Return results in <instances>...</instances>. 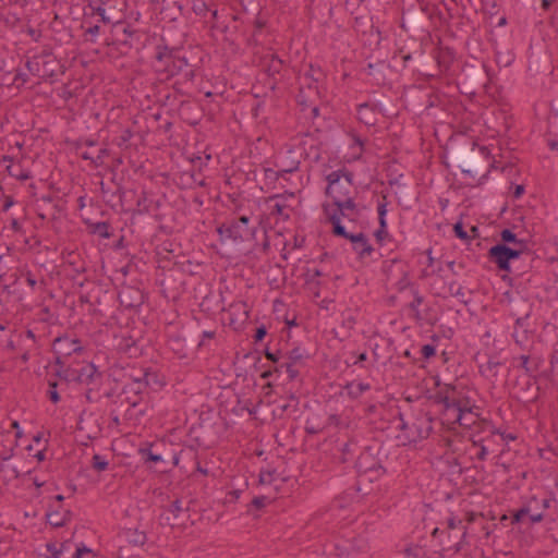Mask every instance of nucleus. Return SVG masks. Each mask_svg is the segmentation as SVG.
I'll list each match as a JSON object with an SVG mask.
<instances>
[{"mask_svg": "<svg viewBox=\"0 0 558 558\" xmlns=\"http://www.w3.org/2000/svg\"><path fill=\"white\" fill-rule=\"evenodd\" d=\"M25 65L31 74L45 81H53L58 76L59 72L63 73V71H61L62 65L59 60L51 51L48 50H44L43 52L32 57L26 61Z\"/></svg>", "mask_w": 558, "mask_h": 558, "instance_id": "nucleus-6", "label": "nucleus"}, {"mask_svg": "<svg viewBox=\"0 0 558 558\" xmlns=\"http://www.w3.org/2000/svg\"><path fill=\"white\" fill-rule=\"evenodd\" d=\"M489 259L495 263L499 270L502 271H511L510 269V260L507 257V254L504 252V244H496L492 246L488 251Z\"/></svg>", "mask_w": 558, "mask_h": 558, "instance_id": "nucleus-20", "label": "nucleus"}, {"mask_svg": "<svg viewBox=\"0 0 558 558\" xmlns=\"http://www.w3.org/2000/svg\"><path fill=\"white\" fill-rule=\"evenodd\" d=\"M92 233L99 235L102 239L111 238L110 225L107 221H100L92 225Z\"/></svg>", "mask_w": 558, "mask_h": 558, "instance_id": "nucleus-37", "label": "nucleus"}, {"mask_svg": "<svg viewBox=\"0 0 558 558\" xmlns=\"http://www.w3.org/2000/svg\"><path fill=\"white\" fill-rule=\"evenodd\" d=\"M473 445L475 447H478V451L476 453V458L480 460V461H484L486 460L487 458V454H488V451H487V448L486 446L483 445L482 440L480 442L477 441H473Z\"/></svg>", "mask_w": 558, "mask_h": 558, "instance_id": "nucleus-60", "label": "nucleus"}, {"mask_svg": "<svg viewBox=\"0 0 558 558\" xmlns=\"http://www.w3.org/2000/svg\"><path fill=\"white\" fill-rule=\"evenodd\" d=\"M54 349L58 353L63 355H71L81 352L83 347L81 340L71 339L69 337H59L54 340Z\"/></svg>", "mask_w": 558, "mask_h": 558, "instance_id": "nucleus-16", "label": "nucleus"}, {"mask_svg": "<svg viewBox=\"0 0 558 558\" xmlns=\"http://www.w3.org/2000/svg\"><path fill=\"white\" fill-rule=\"evenodd\" d=\"M276 471H262L259 474V483L270 485L274 482Z\"/></svg>", "mask_w": 558, "mask_h": 558, "instance_id": "nucleus-58", "label": "nucleus"}, {"mask_svg": "<svg viewBox=\"0 0 558 558\" xmlns=\"http://www.w3.org/2000/svg\"><path fill=\"white\" fill-rule=\"evenodd\" d=\"M283 371L286 372L284 361L283 362L279 361V363L275 365L274 369L265 371L262 374V377L268 378V377L272 376L274 374H278V376H279Z\"/></svg>", "mask_w": 558, "mask_h": 558, "instance_id": "nucleus-56", "label": "nucleus"}, {"mask_svg": "<svg viewBox=\"0 0 558 558\" xmlns=\"http://www.w3.org/2000/svg\"><path fill=\"white\" fill-rule=\"evenodd\" d=\"M533 502H537V498L535 496H533L530 499V501L526 506H524V507L520 508L519 510H517L515 512H513L511 523L517 524V523L521 522V520L524 515H529L531 512V505Z\"/></svg>", "mask_w": 558, "mask_h": 558, "instance_id": "nucleus-40", "label": "nucleus"}, {"mask_svg": "<svg viewBox=\"0 0 558 558\" xmlns=\"http://www.w3.org/2000/svg\"><path fill=\"white\" fill-rule=\"evenodd\" d=\"M453 232L457 238L468 241V240H471L472 238L477 236L478 229H477V227H472L471 228L472 235H469L468 232L464 230L462 222H457L453 226Z\"/></svg>", "mask_w": 558, "mask_h": 558, "instance_id": "nucleus-38", "label": "nucleus"}, {"mask_svg": "<svg viewBox=\"0 0 558 558\" xmlns=\"http://www.w3.org/2000/svg\"><path fill=\"white\" fill-rule=\"evenodd\" d=\"M353 179V172L347 168L332 171L326 177L328 182L326 194L332 198L331 206H341L348 202H354L352 196L354 192Z\"/></svg>", "mask_w": 558, "mask_h": 558, "instance_id": "nucleus-3", "label": "nucleus"}, {"mask_svg": "<svg viewBox=\"0 0 558 558\" xmlns=\"http://www.w3.org/2000/svg\"><path fill=\"white\" fill-rule=\"evenodd\" d=\"M368 106L376 112V114H386L390 109V106L386 99H377L374 101H367Z\"/></svg>", "mask_w": 558, "mask_h": 558, "instance_id": "nucleus-44", "label": "nucleus"}, {"mask_svg": "<svg viewBox=\"0 0 558 558\" xmlns=\"http://www.w3.org/2000/svg\"><path fill=\"white\" fill-rule=\"evenodd\" d=\"M58 384L57 381H49L48 396L51 402L58 403L60 401V395L57 391Z\"/></svg>", "mask_w": 558, "mask_h": 558, "instance_id": "nucleus-57", "label": "nucleus"}, {"mask_svg": "<svg viewBox=\"0 0 558 558\" xmlns=\"http://www.w3.org/2000/svg\"><path fill=\"white\" fill-rule=\"evenodd\" d=\"M306 357H307V355L304 353V351L302 349L294 348L287 353L284 361L288 363H291L292 365L296 364L300 366H304Z\"/></svg>", "mask_w": 558, "mask_h": 558, "instance_id": "nucleus-34", "label": "nucleus"}, {"mask_svg": "<svg viewBox=\"0 0 558 558\" xmlns=\"http://www.w3.org/2000/svg\"><path fill=\"white\" fill-rule=\"evenodd\" d=\"M155 59L158 63L157 70L166 72L168 76L180 75L189 63L185 57L175 54L174 49L165 45L156 47Z\"/></svg>", "mask_w": 558, "mask_h": 558, "instance_id": "nucleus-8", "label": "nucleus"}, {"mask_svg": "<svg viewBox=\"0 0 558 558\" xmlns=\"http://www.w3.org/2000/svg\"><path fill=\"white\" fill-rule=\"evenodd\" d=\"M413 300L409 303V308L413 312L412 317L420 322L423 319L420 312V306L424 303V296L418 292L417 289H412Z\"/></svg>", "mask_w": 558, "mask_h": 558, "instance_id": "nucleus-30", "label": "nucleus"}, {"mask_svg": "<svg viewBox=\"0 0 558 558\" xmlns=\"http://www.w3.org/2000/svg\"><path fill=\"white\" fill-rule=\"evenodd\" d=\"M407 558H430L426 551L422 548H415L414 550H408Z\"/></svg>", "mask_w": 558, "mask_h": 558, "instance_id": "nucleus-64", "label": "nucleus"}, {"mask_svg": "<svg viewBox=\"0 0 558 558\" xmlns=\"http://www.w3.org/2000/svg\"><path fill=\"white\" fill-rule=\"evenodd\" d=\"M500 365L501 363L498 361L488 360L486 363L478 366V372L486 379L495 381L498 377V368Z\"/></svg>", "mask_w": 558, "mask_h": 558, "instance_id": "nucleus-26", "label": "nucleus"}, {"mask_svg": "<svg viewBox=\"0 0 558 558\" xmlns=\"http://www.w3.org/2000/svg\"><path fill=\"white\" fill-rule=\"evenodd\" d=\"M95 377H100V373L93 363H89L82 366L76 372V376L74 377V379L82 384H90L94 381Z\"/></svg>", "mask_w": 558, "mask_h": 558, "instance_id": "nucleus-24", "label": "nucleus"}, {"mask_svg": "<svg viewBox=\"0 0 558 558\" xmlns=\"http://www.w3.org/2000/svg\"><path fill=\"white\" fill-rule=\"evenodd\" d=\"M478 151L481 153L482 157L485 159V162L489 165V169L500 168L501 171H504L506 169L505 166H500L499 161H496L494 158H492L490 151L487 147H485V146L478 147Z\"/></svg>", "mask_w": 558, "mask_h": 558, "instance_id": "nucleus-41", "label": "nucleus"}, {"mask_svg": "<svg viewBox=\"0 0 558 558\" xmlns=\"http://www.w3.org/2000/svg\"><path fill=\"white\" fill-rule=\"evenodd\" d=\"M304 85L307 86L308 93L315 95V84L311 81H303L300 86V93L298 95V100L301 106H310V96L305 94Z\"/></svg>", "mask_w": 558, "mask_h": 558, "instance_id": "nucleus-35", "label": "nucleus"}, {"mask_svg": "<svg viewBox=\"0 0 558 558\" xmlns=\"http://www.w3.org/2000/svg\"><path fill=\"white\" fill-rule=\"evenodd\" d=\"M196 69L194 65L187 63L186 68L183 69L182 73L180 74L182 76V80L175 82L177 85H181L183 83H193L195 77Z\"/></svg>", "mask_w": 558, "mask_h": 558, "instance_id": "nucleus-43", "label": "nucleus"}, {"mask_svg": "<svg viewBox=\"0 0 558 558\" xmlns=\"http://www.w3.org/2000/svg\"><path fill=\"white\" fill-rule=\"evenodd\" d=\"M19 340L21 342L28 341L29 343H25L24 345L36 349V336L32 329H27L24 333L19 335Z\"/></svg>", "mask_w": 558, "mask_h": 558, "instance_id": "nucleus-52", "label": "nucleus"}, {"mask_svg": "<svg viewBox=\"0 0 558 558\" xmlns=\"http://www.w3.org/2000/svg\"><path fill=\"white\" fill-rule=\"evenodd\" d=\"M182 511V501L180 499H175L168 506L165 512L160 515V520L163 524L173 527L179 524L178 518L180 517Z\"/></svg>", "mask_w": 558, "mask_h": 558, "instance_id": "nucleus-19", "label": "nucleus"}, {"mask_svg": "<svg viewBox=\"0 0 558 558\" xmlns=\"http://www.w3.org/2000/svg\"><path fill=\"white\" fill-rule=\"evenodd\" d=\"M514 361L519 362L517 367L522 368L524 373L530 377H534L535 373L538 372L542 365L541 357L525 354L515 357Z\"/></svg>", "mask_w": 558, "mask_h": 558, "instance_id": "nucleus-21", "label": "nucleus"}, {"mask_svg": "<svg viewBox=\"0 0 558 558\" xmlns=\"http://www.w3.org/2000/svg\"><path fill=\"white\" fill-rule=\"evenodd\" d=\"M497 3L495 0H492L490 2H486L483 7V11L485 14H488L489 17H493L497 13Z\"/></svg>", "mask_w": 558, "mask_h": 558, "instance_id": "nucleus-63", "label": "nucleus"}, {"mask_svg": "<svg viewBox=\"0 0 558 558\" xmlns=\"http://www.w3.org/2000/svg\"><path fill=\"white\" fill-rule=\"evenodd\" d=\"M500 239H501V243L500 244H506L507 245V243H510V244H520V245H522V240L518 239L517 234L514 232H512L510 229H504L500 232Z\"/></svg>", "mask_w": 558, "mask_h": 558, "instance_id": "nucleus-45", "label": "nucleus"}, {"mask_svg": "<svg viewBox=\"0 0 558 558\" xmlns=\"http://www.w3.org/2000/svg\"><path fill=\"white\" fill-rule=\"evenodd\" d=\"M193 12L198 16H205L210 11L208 4L203 0H194L192 4Z\"/></svg>", "mask_w": 558, "mask_h": 558, "instance_id": "nucleus-51", "label": "nucleus"}, {"mask_svg": "<svg viewBox=\"0 0 558 558\" xmlns=\"http://www.w3.org/2000/svg\"><path fill=\"white\" fill-rule=\"evenodd\" d=\"M70 543L69 542H63L60 544V546L58 547L56 544H52V543H49L47 544V550L50 553V558H59L61 556V554L68 549Z\"/></svg>", "mask_w": 558, "mask_h": 558, "instance_id": "nucleus-47", "label": "nucleus"}, {"mask_svg": "<svg viewBox=\"0 0 558 558\" xmlns=\"http://www.w3.org/2000/svg\"><path fill=\"white\" fill-rule=\"evenodd\" d=\"M133 137V132L131 129L125 128L121 130V134L113 138V144L120 148H129L130 141Z\"/></svg>", "mask_w": 558, "mask_h": 558, "instance_id": "nucleus-36", "label": "nucleus"}, {"mask_svg": "<svg viewBox=\"0 0 558 558\" xmlns=\"http://www.w3.org/2000/svg\"><path fill=\"white\" fill-rule=\"evenodd\" d=\"M421 353L425 360H428L436 354V347L434 344H424Z\"/></svg>", "mask_w": 558, "mask_h": 558, "instance_id": "nucleus-62", "label": "nucleus"}, {"mask_svg": "<svg viewBox=\"0 0 558 558\" xmlns=\"http://www.w3.org/2000/svg\"><path fill=\"white\" fill-rule=\"evenodd\" d=\"M118 298L121 306L126 310L138 308L145 300L143 291L133 286H122L118 293Z\"/></svg>", "mask_w": 558, "mask_h": 558, "instance_id": "nucleus-13", "label": "nucleus"}, {"mask_svg": "<svg viewBox=\"0 0 558 558\" xmlns=\"http://www.w3.org/2000/svg\"><path fill=\"white\" fill-rule=\"evenodd\" d=\"M109 156V149L108 148H101L98 150V154L93 159V165L98 168L101 167L105 163V158Z\"/></svg>", "mask_w": 558, "mask_h": 558, "instance_id": "nucleus-55", "label": "nucleus"}, {"mask_svg": "<svg viewBox=\"0 0 558 558\" xmlns=\"http://www.w3.org/2000/svg\"><path fill=\"white\" fill-rule=\"evenodd\" d=\"M251 217L243 215L238 219L222 223L217 228L220 241L239 242L248 239L254 233V228L248 226Z\"/></svg>", "mask_w": 558, "mask_h": 558, "instance_id": "nucleus-9", "label": "nucleus"}, {"mask_svg": "<svg viewBox=\"0 0 558 558\" xmlns=\"http://www.w3.org/2000/svg\"><path fill=\"white\" fill-rule=\"evenodd\" d=\"M451 160L457 169L461 171L463 179L468 181L469 185H473L476 182L480 183L489 172V169L484 170V163L474 151V148L472 150L466 148L456 149L452 153Z\"/></svg>", "mask_w": 558, "mask_h": 558, "instance_id": "nucleus-4", "label": "nucleus"}, {"mask_svg": "<svg viewBox=\"0 0 558 558\" xmlns=\"http://www.w3.org/2000/svg\"><path fill=\"white\" fill-rule=\"evenodd\" d=\"M228 324L234 330L240 329L248 319V306L244 301H236L229 305L227 310Z\"/></svg>", "mask_w": 558, "mask_h": 558, "instance_id": "nucleus-14", "label": "nucleus"}, {"mask_svg": "<svg viewBox=\"0 0 558 558\" xmlns=\"http://www.w3.org/2000/svg\"><path fill=\"white\" fill-rule=\"evenodd\" d=\"M504 252L507 254V257L510 262L519 258L521 255L520 250L517 247H510L506 244H504Z\"/></svg>", "mask_w": 558, "mask_h": 558, "instance_id": "nucleus-61", "label": "nucleus"}, {"mask_svg": "<svg viewBox=\"0 0 558 558\" xmlns=\"http://www.w3.org/2000/svg\"><path fill=\"white\" fill-rule=\"evenodd\" d=\"M437 60H438V63L439 65H445L446 69H448L449 64L452 62L453 60V53L451 50L449 49H446V50H441L437 57Z\"/></svg>", "mask_w": 558, "mask_h": 558, "instance_id": "nucleus-53", "label": "nucleus"}, {"mask_svg": "<svg viewBox=\"0 0 558 558\" xmlns=\"http://www.w3.org/2000/svg\"><path fill=\"white\" fill-rule=\"evenodd\" d=\"M480 408L475 405V401L469 407L459 408L458 411L446 417L444 421L447 424L458 423L460 426L471 428L480 418Z\"/></svg>", "mask_w": 558, "mask_h": 558, "instance_id": "nucleus-12", "label": "nucleus"}, {"mask_svg": "<svg viewBox=\"0 0 558 558\" xmlns=\"http://www.w3.org/2000/svg\"><path fill=\"white\" fill-rule=\"evenodd\" d=\"M355 469L357 474L356 485L359 492H366L367 484H372L383 477L386 469L383 465V459L379 450L367 447L356 459Z\"/></svg>", "mask_w": 558, "mask_h": 558, "instance_id": "nucleus-2", "label": "nucleus"}, {"mask_svg": "<svg viewBox=\"0 0 558 558\" xmlns=\"http://www.w3.org/2000/svg\"><path fill=\"white\" fill-rule=\"evenodd\" d=\"M90 19L92 17L88 16V12H85V17L83 19V22H82V28H84V31H85V33H84V35L86 36L85 40L95 43L96 37L100 32V26L97 23L93 24Z\"/></svg>", "mask_w": 558, "mask_h": 558, "instance_id": "nucleus-27", "label": "nucleus"}, {"mask_svg": "<svg viewBox=\"0 0 558 558\" xmlns=\"http://www.w3.org/2000/svg\"><path fill=\"white\" fill-rule=\"evenodd\" d=\"M271 216H280L284 221L289 220L290 215L287 213V205L276 202L270 209Z\"/></svg>", "mask_w": 558, "mask_h": 558, "instance_id": "nucleus-48", "label": "nucleus"}, {"mask_svg": "<svg viewBox=\"0 0 558 558\" xmlns=\"http://www.w3.org/2000/svg\"><path fill=\"white\" fill-rule=\"evenodd\" d=\"M125 381H149L150 378L154 377V374L149 373L147 369H134L132 368L130 373L124 375Z\"/></svg>", "mask_w": 558, "mask_h": 558, "instance_id": "nucleus-33", "label": "nucleus"}, {"mask_svg": "<svg viewBox=\"0 0 558 558\" xmlns=\"http://www.w3.org/2000/svg\"><path fill=\"white\" fill-rule=\"evenodd\" d=\"M148 386L149 381H125L120 395L123 398L122 402H125L130 408L137 407L147 393Z\"/></svg>", "mask_w": 558, "mask_h": 558, "instance_id": "nucleus-11", "label": "nucleus"}, {"mask_svg": "<svg viewBox=\"0 0 558 558\" xmlns=\"http://www.w3.org/2000/svg\"><path fill=\"white\" fill-rule=\"evenodd\" d=\"M369 389L371 385L362 381H351L344 386V390L351 399L360 398L365 391Z\"/></svg>", "mask_w": 558, "mask_h": 558, "instance_id": "nucleus-28", "label": "nucleus"}, {"mask_svg": "<svg viewBox=\"0 0 558 558\" xmlns=\"http://www.w3.org/2000/svg\"><path fill=\"white\" fill-rule=\"evenodd\" d=\"M71 518V511L62 509H51L46 513L47 522L53 527L63 526Z\"/></svg>", "mask_w": 558, "mask_h": 558, "instance_id": "nucleus-22", "label": "nucleus"}, {"mask_svg": "<svg viewBox=\"0 0 558 558\" xmlns=\"http://www.w3.org/2000/svg\"><path fill=\"white\" fill-rule=\"evenodd\" d=\"M140 454L142 456L143 459H145V461H150L154 463H158V462L162 461L161 454H157L151 451V446H149L147 448H141Z\"/></svg>", "mask_w": 558, "mask_h": 558, "instance_id": "nucleus-49", "label": "nucleus"}, {"mask_svg": "<svg viewBox=\"0 0 558 558\" xmlns=\"http://www.w3.org/2000/svg\"><path fill=\"white\" fill-rule=\"evenodd\" d=\"M277 172L276 178L283 177L286 173H292L296 170H299L300 161L299 160H290L289 162H286L284 160H279L276 162Z\"/></svg>", "mask_w": 558, "mask_h": 558, "instance_id": "nucleus-31", "label": "nucleus"}, {"mask_svg": "<svg viewBox=\"0 0 558 558\" xmlns=\"http://www.w3.org/2000/svg\"><path fill=\"white\" fill-rule=\"evenodd\" d=\"M262 65L270 77H275L281 73L286 64L284 61L274 52H267L262 57Z\"/></svg>", "mask_w": 558, "mask_h": 558, "instance_id": "nucleus-18", "label": "nucleus"}, {"mask_svg": "<svg viewBox=\"0 0 558 558\" xmlns=\"http://www.w3.org/2000/svg\"><path fill=\"white\" fill-rule=\"evenodd\" d=\"M356 113L359 121H361L365 125L373 126L378 121V116L376 114L374 109H372L371 106H368L367 102L360 104L357 106Z\"/></svg>", "mask_w": 558, "mask_h": 558, "instance_id": "nucleus-23", "label": "nucleus"}, {"mask_svg": "<svg viewBox=\"0 0 558 558\" xmlns=\"http://www.w3.org/2000/svg\"><path fill=\"white\" fill-rule=\"evenodd\" d=\"M323 211L326 221L332 226L335 235L336 221L345 228H354L361 217V209L355 202H348L341 206H331L329 203L323 204Z\"/></svg>", "mask_w": 558, "mask_h": 558, "instance_id": "nucleus-5", "label": "nucleus"}, {"mask_svg": "<svg viewBox=\"0 0 558 558\" xmlns=\"http://www.w3.org/2000/svg\"><path fill=\"white\" fill-rule=\"evenodd\" d=\"M108 461L101 454H94L92 458V468L98 472L105 471L108 469Z\"/></svg>", "mask_w": 558, "mask_h": 558, "instance_id": "nucleus-50", "label": "nucleus"}, {"mask_svg": "<svg viewBox=\"0 0 558 558\" xmlns=\"http://www.w3.org/2000/svg\"><path fill=\"white\" fill-rule=\"evenodd\" d=\"M0 162H8L5 170L12 178L20 181H26L32 178L31 171L28 169H24L21 161L14 162L13 158L10 156H2Z\"/></svg>", "mask_w": 558, "mask_h": 558, "instance_id": "nucleus-17", "label": "nucleus"}, {"mask_svg": "<svg viewBox=\"0 0 558 558\" xmlns=\"http://www.w3.org/2000/svg\"><path fill=\"white\" fill-rule=\"evenodd\" d=\"M422 16L420 12H410L408 14V23L411 27H416L421 24Z\"/></svg>", "mask_w": 558, "mask_h": 558, "instance_id": "nucleus-59", "label": "nucleus"}, {"mask_svg": "<svg viewBox=\"0 0 558 558\" xmlns=\"http://www.w3.org/2000/svg\"><path fill=\"white\" fill-rule=\"evenodd\" d=\"M437 387L438 389L433 396V399L435 403L441 405L444 420L458 411L459 408L469 407V404L474 402L472 389L461 383L444 385L438 383Z\"/></svg>", "mask_w": 558, "mask_h": 558, "instance_id": "nucleus-1", "label": "nucleus"}, {"mask_svg": "<svg viewBox=\"0 0 558 558\" xmlns=\"http://www.w3.org/2000/svg\"><path fill=\"white\" fill-rule=\"evenodd\" d=\"M400 420V428L409 442L426 439L433 430V418L427 412L420 411L407 421Z\"/></svg>", "mask_w": 558, "mask_h": 558, "instance_id": "nucleus-7", "label": "nucleus"}, {"mask_svg": "<svg viewBox=\"0 0 558 558\" xmlns=\"http://www.w3.org/2000/svg\"><path fill=\"white\" fill-rule=\"evenodd\" d=\"M350 138L352 141L350 148L353 150L351 155V160H357L362 157V154L364 151V142L355 133H351Z\"/></svg>", "mask_w": 558, "mask_h": 558, "instance_id": "nucleus-32", "label": "nucleus"}, {"mask_svg": "<svg viewBox=\"0 0 558 558\" xmlns=\"http://www.w3.org/2000/svg\"><path fill=\"white\" fill-rule=\"evenodd\" d=\"M449 292L452 296L460 298L461 302L466 305L469 303L468 300H465V291L464 288L459 284L457 281H452L448 286Z\"/></svg>", "mask_w": 558, "mask_h": 558, "instance_id": "nucleus-42", "label": "nucleus"}, {"mask_svg": "<svg viewBox=\"0 0 558 558\" xmlns=\"http://www.w3.org/2000/svg\"><path fill=\"white\" fill-rule=\"evenodd\" d=\"M299 399L291 393L286 402L279 405L282 413H296L299 411Z\"/></svg>", "mask_w": 558, "mask_h": 558, "instance_id": "nucleus-39", "label": "nucleus"}, {"mask_svg": "<svg viewBox=\"0 0 558 558\" xmlns=\"http://www.w3.org/2000/svg\"><path fill=\"white\" fill-rule=\"evenodd\" d=\"M287 377L290 381L294 380L300 374V365L291 364L284 361Z\"/></svg>", "mask_w": 558, "mask_h": 558, "instance_id": "nucleus-54", "label": "nucleus"}, {"mask_svg": "<svg viewBox=\"0 0 558 558\" xmlns=\"http://www.w3.org/2000/svg\"><path fill=\"white\" fill-rule=\"evenodd\" d=\"M116 349L130 357L137 356L141 353L137 340L129 332H121L114 336Z\"/></svg>", "mask_w": 558, "mask_h": 558, "instance_id": "nucleus-15", "label": "nucleus"}, {"mask_svg": "<svg viewBox=\"0 0 558 558\" xmlns=\"http://www.w3.org/2000/svg\"><path fill=\"white\" fill-rule=\"evenodd\" d=\"M72 558H97L93 549L85 546L83 543L76 546L75 553Z\"/></svg>", "mask_w": 558, "mask_h": 558, "instance_id": "nucleus-46", "label": "nucleus"}, {"mask_svg": "<svg viewBox=\"0 0 558 558\" xmlns=\"http://www.w3.org/2000/svg\"><path fill=\"white\" fill-rule=\"evenodd\" d=\"M341 328L345 331V336L348 337L357 323L356 314L351 308H347L341 313Z\"/></svg>", "mask_w": 558, "mask_h": 558, "instance_id": "nucleus-29", "label": "nucleus"}, {"mask_svg": "<svg viewBox=\"0 0 558 558\" xmlns=\"http://www.w3.org/2000/svg\"><path fill=\"white\" fill-rule=\"evenodd\" d=\"M326 75L320 66L310 64L307 71L303 74V81H311L315 84V95H318V85L324 82Z\"/></svg>", "mask_w": 558, "mask_h": 558, "instance_id": "nucleus-25", "label": "nucleus"}, {"mask_svg": "<svg viewBox=\"0 0 558 558\" xmlns=\"http://www.w3.org/2000/svg\"><path fill=\"white\" fill-rule=\"evenodd\" d=\"M335 236L343 238L352 243L353 251L357 254L359 259H364L374 252V247L369 243L367 236L363 233H351L345 230L344 226H340L336 221Z\"/></svg>", "mask_w": 558, "mask_h": 558, "instance_id": "nucleus-10", "label": "nucleus"}]
</instances>
